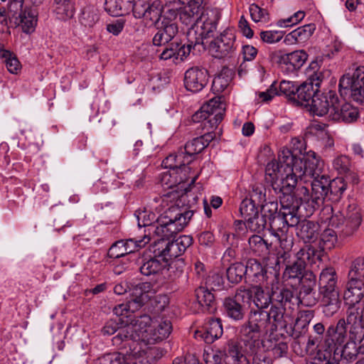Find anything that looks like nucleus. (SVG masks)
Here are the masks:
<instances>
[{
  "mask_svg": "<svg viewBox=\"0 0 364 364\" xmlns=\"http://www.w3.org/2000/svg\"><path fill=\"white\" fill-rule=\"evenodd\" d=\"M23 11V0H10L4 15L11 19L16 20Z\"/></svg>",
  "mask_w": 364,
  "mask_h": 364,
  "instance_id": "nucleus-55",
  "label": "nucleus"
},
{
  "mask_svg": "<svg viewBox=\"0 0 364 364\" xmlns=\"http://www.w3.org/2000/svg\"><path fill=\"white\" fill-rule=\"evenodd\" d=\"M235 31L232 28H226L211 42L210 50L216 58L231 56L237 48Z\"/></svg>",
  "mask_w": 364,
  "mask_h": 364,
  "instance_id": "nucleus-15",
  "label": "nucleus"
},
{
  "mask_svg": "<svg viewBox=\"0 0 364 364\" xmlns=\"http://www.w3.org/2000/svg\"><path fill=\"white\" fill-rule=\"evenodd\" d=\"M294 170L298 176L314 177L322 173L323 161L316 157L314 151H309L306 159L294 155Z\"/></svg>",
  "mask_w": 364,
  "mask_h": 364,
  "instance_id": "nucleus-21",
  "label": "nucleus"
},
{
  "mask_svg": "<svg viewBox=\"0 0 364 364\" xmlns=\"http://www.w3.org/2000/svg\"><path fill=\"white\" fill-rule=\"evenodd\" d=\"M279 162L276 160H272L268 162L265 168V181L270 183L273 188V184L277 183L281 177V173L284 172L282 160L279 158Z\"/></svg>",
  "mask_w": 364,
  "mask_h": 364,
  "instance_id": "nucleus-46",
  "label": "nucleus"
},
{
  "mask_svg": "<svg viewBox=\"0 0 364 364\" xmlns=\"http://www.w3.org/2000/svg\"><path fill=\"white\" fill-rule=\"evenodd\" d=\"M198 14L197 11L186 6L178 13L179 19L182 23L186 26L198 25Z\"/></svg>",
  "mask_w": 364,
  "mask_h": 364,
  "instance_id": "nucleus-57",
  "label": "nucleus"
},
{
  "mask_svg": "<svg viewBox=\"0 0 364 364\" xmlns=\"http://www.w3.org/2000/svg\"><path fill=\"white\" fill-rule=\"evenodd\" d=\"M228 280L232 284L240 283L245 277V265L241 262H235L231 264L226 271Z\"/></svg>",
  "mask_w": 364,
  "mask_h": 364,
  "instance_id": "nucleus-50",
  "label": "nucleus"
},
{
  "mask_svg": "<svg viewBox=\"0 0 364 364\" xmlns=\"http://www.w3.org/2000/svg\"><path fill=\"white\" fill-rule=\"evenodd\" d=\"M230 81L231 77L229 75L221 73L213 79L212 89L214 92H222L228 87Z\"/></svg>",
  "mask_w": 364,
  "mask_h": 364,
  "instance_id": "nucleus-61",
  "label": "nucleus"
},
{
  "mask_svg": "<svg viewBox=\"0 0 364 364\" xmlns=\"http://www.w3.org/2000/svg\"><path fill=\"white\" fill-rule=\"evenodd\" d=\"M347 336L346 322L344 318H341L336 325L328 326L325 333L323 345L326 350L336 351L346 342Z\"/></svg>",
  "mask_w": 364,
  "mask_h": 364,
  "instance_id": "nucleus-20",
  "label": "nucleus"
},
{
  "mask_svg": "<svg viewBox=\"0 0 364 364\" xmlns=\"http://www.w3.org/2000/svg\"><path fill=\"white\" fill-rule=\"evenodd\" d=\"M338 87L342 96L349 95L354 102L364 105V66L358 67L352 74L343 75Z\"/></svg>",
  "mask_w": 364,
  "mask_h": 364,
  "instance_id": "nucleus-12",
  "label": "nucleus"
},
{
  "mask_svg": "<svg viewBox=\"0 0 364 364\" xmlns=\"http://www.w3.org/2000/svg\"><path fill=\"white\" fill-rule=\"evenodd\" d=\"M358 354L357 343L354 341L347 342L341 350V357L347 361L355 360Z\"/></svg>",
  "mask_w": 364,
  "mask_h": 364,
  "instance_id": "nucleus-63",
  "label": "nucleus"
},
{
  "mask_svg": "<svg viewBox=\"0 0 364 364\" xmlns=\"http://www.w3.org/2000/svg\"><path fill=\"white\" fill-rule=\"evenodd\" d=\"M315 250L312 247L302 248L295 255L294 260L287 264L284 272L286 279H296L300 280L303 276L307 264L314 262Z\"/></svg>",
  "mask_w": 364,
  "mask_h": 364,
  "instance_id": "nucleus-14",
  "label": "nucleus"
},
{
  "mask_svg": "<svg viewBox=\"0 0 364 364\" xmlns=\"http://www.w3.org/2000/svg\"><path fill=\"white\" fill-rule=\"evenodd\" d=\"M242 307L246 309L250 307L252 297V287L251 288H245V287H239L235 295L232 296Z\"/></svg>",
  "mask_w": 364,
  "mask_h": 364,
  "instance_id": "nucleus-52",
  "label": "nucleus"
},
{
  "mask_svg": "<svg viewBox=\"0 0 364 364\" xmlns=\"http://www.w3.org/2000/svg\"><path fill=\"white\" fill-rule=\"evenodd\" d=\"M149 241L150 237L146 235L139 240L129 239L126 240H119L111 246L108 250L107 255L110 258H119L134 252L138 248L144 247Z\"/></svg>",
  "mask_w": 364,
  "mask_h": 364,
  "instance_id": "nucleus-22",
  "label": "nucleus"
},
{
  "mask_svg": "<svg viewBox=\"0 0 364 364\" xmlns=\"http://www.w3.org/2000/svg\"><path fill=\"white\" fill-rule=\"evenodd\" d=\"M313 317V311L306 310L300 311L296 319L291 336L296 338L300 337L301 335L305 332Z\"/></svg>",
  "mask_w": 364,
  "mask_h": 364,
  "instance_id": "nucleus-44",
  "label": "nucleus"
},
{
  "mask_svg": "<svg viewBox=\"0 0 364 364\" xmlns=\"http://www.w3.org/2000/svg\"><path fill=\"white\" fill-rule=\"evenodd\" d=\"M0 56L9 73L17 74L21 69V63L14 54L9 50L1 49Z\"/></svg>",
  "mask_w": 364,
  "mask_h": 364,
  "instance_id": "nucleus-51",
  "label": "nucleus"
},
{
  "mask_svg": "<svg viewBox=\"0 0 364 364\" xmlns=\"http://www.w3.org/2000/svg\"><path fill=\"white\" fill-rule=\"evenodd\" d=\"M311 208L306 213V216H311L314 212L323 205L329 193V187H311Z\"/></svg>",
  "mask_w": 364,
  "mask_h": 364,
  "instance_id": "nucleus-45",
  "label": "nucleus"
},
{
  "mask_svg": "<svg viewBox=\"0 0 364 364\" xmlns=\"http://www.w3.org/2000/svg\"><path fill=\"white\" fill-rule=\"evenodd\" d=\"M338 104V96L334 91L321 92L319 90L308 106L313 115L323 117L327 115L331 119V114Z\"/></svg>",
  "mask_w": 364,
  "mask_h": 364,
  "instance_id": "nucleus-17",
  "label": "nucleus"
},
{
  "mask_svg": "<svg viewBox=\"0 0 364 364\" xmlns=\"http://www.w3.org/2000/svg\"><path fill=\"white\" fill-rule=\"evenodd\" d=\"M269 231L279 242L280 247L284 250H289L293 245V239L288 235L284 218L279 211V215L269 220Z\"/></svg>",
  "mask_w": 364,
  "mask_h": 364,
  "instance_id": "nucleus-24",
  "label": "nucleus"
},
{
  "mask_svg": "<svg viewBox=\"0 0 364 364\" xmlns=\"http://www.w3.org/2000/svg\"><path fill=\"white\" fill-rule=\"evenodd\" d=\"M139 227L148 228V231L151 233V226H154L159 217L152 211L144 208V210H137L135 212Z\"/></svg>",
  "mask_w": 364,
  "mask_h": 364,
  "instance_id": "nucleus-48",
  "label": "nucleus"
},
{
  "mask_svg": "<svg viewBox=\"0 0 364 364\" xmlns=\"http://www.w3.org/2000/svg\"><path fill=\"white\" fill-rule=\"evenodd\" d=\"M250 250L257 256H264L269 252V245L261 236L252 235L248 240Z\"/></svg>",
  "mask_w": 364,
  "mask_h": 364,
  "instance_id": "nucleus-49",
  "label": "nucleus"
},
{
  "mask_svg": "<svg viewBox=\"0 0 364 364\" xmlns=\"http://www.w3.org/2000/svg\"><path fill=\"white\" fill-rule=\"evenodd\" d=\"M257 205L252 200L245 198L240 203V213L241 216L247 220L252 216H255L258 213Z\"/></svg>",
  "mask_w": 364,
  "mask_h": 364,
  "instance_id": "nucleus-58",
  "label": "nucleus"
},
{
  "mask_svg": "<svg viewBox=\"0 0 364 364\" xmlns=\"http://www.w3.org/2000/svg\"><path fill=\"white\" fill-rule=\"evenodd\" d=\"M266 316L265 310H251L247 321L241 326L240 338L247 352L257 353L261 334L271 333V326Z\"/></svg>",
  "mask_w": 364,
  "mask_h": 364,
  "instance_id": "nucleus-3",
  "label": "nucleus"
},
{
  "mask_svg": "<svg viewBox=\"0 0 364 364\" xmlns=\"http://www.w3.org/2000/svg\"><path fill=\"white\" fill-rule=\"evenodd\" d=\"M322 60L311 61L305 70L306 80L297 86L294 101L301 105L308 107L313 97L318 92L321 84L328 73L321 67Z\"/></svg>",
  "mask_w": 364,
  "mask_h": 364,
  "instance_id": "nucleus-4",
  "label": "nucleus"
},
{
  "mask_svg": "<svg viewBox=\"0 0 364 364\" xmlns=\"http://www.w3.org/2000/svg\"><path fill=\"white\" fill-rule=\"evenodd\" d=\"M347 185L343 178H336L331 180V185L329 186V193L340 198L343 192L346 190Z\"/></svg>",
  "mask_w": 364,
  "mask_h": 364,
  "instance_id": "nucleus-64",
  "label": "nucleus"
},
{
  "mask_svg": "<svg viewBox=\"0 0 364 364\" xmlns=\"http://www.w3.org/2000/svg\"><path fill=\"white\" fill-rule=\"evenodd\" d=\"M269 284L272 286L271 293L265 292L261 284L252 286L253 303L258 309L257 310H265L272 303H289L294 299L292 290L277 287L279 279L277 275L272 276Z\"/></svg>",
  "mask_w": 364,
  "mask_h": 364,
  "instance_id": "nucleus-7",
  "label": "nucleus"
},
{
  "mask_svg": "<svg viewBox=\"0 0 364 364\" xmlns=\"http://www.w3.org/2000/svg\"><path fill=\"white\" fill-rule=\"evenodd\" d=\"M193 215V210H182L178 205H172L151 226V232L161 237L160 241H164L183 230Z\"/></svg>",
  "mask_w": 364,
  "mask_h": 364,
  "instance_id": "nucleus-2",
  "label": "nucleus"
},
{
  "mask_svg": "<svg viewBox=\"0 0 364 364\" xmlns=\"http://www.w3.org/2000/svg\"><path fill=\"white\" fill-rule=\"evenodd\" d=\"M215 134L207 129V132L186 142L183 152L186 159H193V156L200 153L215 139Z\"/></svg>",
  "mask_w": 364,
  "mask_h": 364,
  "instance_id": "nucleus-27",
  "label": "nucleus"
},
{
  "mask_svg": "<svg viewBox=\"0 0 364 364\" xmlns=\"http://www.w3.org/2000/svg\"><path fill=\"white\" fill-rule=\"evenodd\" d=\"M172 331L169 320L161 318L153 321L150 316L142 315L131 319L129 323L119 329L114 340L119 343L121 337H132L141 346V343L154 344L166 338Z\"/></svg>",
  "mask_w": 364,
  "mask_h": 364,
  "instance_id": "nucleus-1",
  "label": "nucleus"
},
{
  "mask_svg": "<svg viewBox=\"0 0 364 364\" xmlns=\"http://www.w3.org/2000/svg\"><path fill=\"white\" fill-rule=\"evenodd\" d=\"M196 297L198 304L203 311L212 312L215 309V301L213 294L207 287H199L196 289Z\"/></svg>",
  "mask_w": 364,
  "mask_h": 364,
  "instance_id": "nucleus-41",
  "label": "nucleus"
},
{
  "mask_svg": "<svg viewBox=\"0 0 364 364\" xmlns=\"http://www.w3.org/2000/svg\"><path fill=\"white\" fill-rule=\"evenodd\" d=\"M192 161L191 159H186L183 150L178 151L176 154L168 156L162 161V165L165 168H169L168 171H176L181 172L183 170L184 166H188Z\"/></svg>",
  "mask_w": 364,
  "mask_h": 364,
  "instance_id": "nucleus-39",
  "label": "nucleus"
},
{
  "mask_svg": "<svg viewBox=\"0 0 364 364\" xmlns=\"http://www.w3.org/2000/svg\"><path fill=\"white\" fill-rule=\"evenodd\" d=\"M315 30L316 25L314 23L306 24L294 30L295 32L294 35H296L298 40V43L306 42L311 38Z\"/></svg>",
  "mask_w": 364,
  "mask_h": 364,
  "instance_id": "nucleus-59",
  "label": "nucleus"
},
{
  "mask_svg": "<svg viewBox=\"0 0 364 364\" xmlns=\"http://www.w3.org/2000/svg\"><path fill=\"white\" fill-rule=\"evenodd\" d=\"M228 350L226 351L227 355L233 359L235 364H243L247 362L245 353L250 355H255L256 353H251L245 350V346L240 340L237 341L230 339L227 343Z\"/></svg>",
  "mask_w": 364,
  "mask_h": 364,
  "instance_id": "nucleus-36",
  "label": "nucleus"
},
{
  "mask_svg": "<svg viewBox=\"0 0 364 364\" xmlns=\"http://www.w3.org/2000/svg\"><path fill=\"white\" fill-rule=\"evenodd\" d=\"M198 178L197 174H191V168L184 166L181 172L176 171H167L161 173V183L165 188H173L178 185L188 182L189 179V186L195 183Z\"/></svg>",
  "mask_w": 364,
  "mask_h": 364,
  "instance_id": "nucleus-23",
  "label": "nucleus"
},
{
  "mask_svg": "<svg viewBox=\"0 0 364 364\" xmlns=\"http://www.w3.org/2000/svg\"><path fill=\"white\" fill-rule=\"evenodd\" d=\"M245 278L248 279L250 282L263 284L266 288L269 287V282L272 280V275H277L274 273H268L264 267L255 259H250L247 261V264L245 265Z\"/></svg>",
  "mask_w": 364,
  "mask_h": 364,
  "instance_id": "nucleus-25",
  "label": "nucleus"
},
{
  "mask_svg": "<svg viewBox=\"0 0 364 364\" xmlns=\"http://www.w3.org/2000/svg\"><path fill=\"white\" fill-rule=\"evenodd\" d=\"M363 309L350 306L347 311L346 321L349 325L361 324L363 321Z\"/></svg>",
  "mask_w": 364,
  "mask_h": 364,
  "instance_id": "nucleus-60",
  "label": "nucleus"
},
{
  "mask_svg": "<svg viewBox=\"0 0 364 364\" xmlns=\"http://www.w3.org/2000/svg\"><path fill=\"white\" fill-rule=\"evenodd\" d=\"M337 276L332 267L321 271L318 279V290L323 312L328 317L332 316L341 307V301L336 287Z\"/></svg>",
  "mask_w": 364,
  "mask_h": 364,
  "instance_id": "nucleus-5",
  "label": "nucleus"
},
{
  "mask_svg": "<svg viewBox=\"0 0 364 364\" xmlns=\"http://www.w3.org/2000/svg\"><path fill=\"white\" fill-rule=\"evenodd\" d=\"M281 205L280 213L282 218H284L287 230H289V227H297L298 224L301 222L296 215V211L299 209V203L297 202L296 205H289L288 204H284L283 200H281Z\"/></svg>",
  "mask_w": 364,
  "mask_h": 364,
  "instance_id": "nucleus-43",
  "label": "nucleus"
},
{
  "mask_svg": "<svg viewBox=\"0 0 364 364\" xmlns=\"http://www.w3.org/2000/svg\"><path fill=\"white\" fill-rule=\"evenodd\" d=\"M223 307L226 316L234 321H240L245 317V309L232 296H228L224 299Z\"/></svg>",
  "mask_w": 364,
  "mask_h": 364,
  "instance_id": "nucleus-42",
  "label": "nucleus"
},
{
  "mask_svg": "<svg viewBox=\"0 0 364 364\" xmlns=\"http://www.w3.org/2000/svg\"><path fill=\"white\" fill-rule=\"evenodd\" d=\"M221 18V12L217 8H205L198 18V33L202 37V41L212 36L216 31L218 22Z\"/></svg>",
  "mask_w": 364,
  "mask_h": 364,
  "instance_id": "nucleus-18",
  "label": "nucleus"
},
{
  "mask_svg": "<svg viewBox=\"0 0 364 364\" xmlns=\"http://www.w3.org/2000/svg\"><path fill=\"white\" fill-rule=\"evenodd\" d=\"M163 6L156 0H135L133 6V15L136 18H143L147 24L159 23L161 16Z\"/></svg>",
  "mask_w": 364,
  "mask_h": 364,
  "instance_id": "nucleus-16",
  "label": "nucleus"
},
{
  "mask_svg": "<svg viewBox=\"0 0 364 364\" xmlns=\"http://www.w3.org/2000/svg\"><path fill=\"white\" fill-rule=\"evenodd\" d=\"M134 0H105V10L112 16L129 14L133 10Z\"/></svg>",
  "mask_w": 364,
  "mask_h": 364,
  "instance_id": "nucleus-35",
  "label": "nucleus"
},
{
  "mask_svg": "<svg viewBox=\"0 0 364 364\" xmlns=\"http://www.w3.org/2000/svg\"><path fill=\"white\" fill-rule=\"evenodd\" d=\"M364 279V258L358 257L350 267L348 272V280L363 281Z\"/></svg>",
  "mask_w": 364,
  "mask_h": 364,
  "instance_id": "nucleus-54",
  "label": "nucleus"
},
{
  "mask_svg": "<svg viewBox=\"0 0 364 364\" xmlns=\"http://www.w3.org/2000/svg\"><path fill=\"white\" fill-rule=\"evenodd\" d=\"M53 12L56 17L67 21L73 17L75 11L73 0H53Z\"/></svg>",
  "mask_w": 364,
  "mask_h": 364,
  "instance_id": "nucleus-40",
  "label": "nucleus"
},
{
  "mask_svg": "<svg viewBox=\"0 0 364 364\" xmlns=\"http://www.w3.org/2000/svg\"><path fill=\"white\" fill-rule=\"evenodd\" d=\"M363 296L364 282L348 280L347 289L343 295L346 303L349 306H355L362 300Z\"/></svg>",
  "mask_w": 364,
  "mask_h": 364,
  "instance_id": "nucleus-33",
  "label": "nucleus"
},
{
  "mask_svg": "<svg viewBox=\"0 0 364 364\" xmlns=\"http://www.w3.org/2000/svg\"><path fill=\"white\" fill-rule=\"evenodd\" d=\"M291 304L293 300L287 304L272 303L270 309L265 310L266 317L271 326V333L276 331L278 326L282 324L286 308H291Z\"/></svg>",
  "mask_w": 364,
  "mask_h": 364,
  "instance_id": "nucleus-29",
  "label": "nucleus"
},
{
  "mask_svg": "<svg viewBox=\"0 0 364 364\" xmlns=\"http://www.w3.org/2000/svg\"><path fill=\"white\" fill-rule=\"evenodd\" d=\"M188 43L181 46L176 50V59L183 60L190 54L192 48L198 45H202L203 41L202 37L198 33V27L192 26L189 28L186 33Z\"/></svg>",
  "mask_w": 364,
  "mask_h": 364,
  "instance_id": "nucleus-30",
  "label": "nucleus"
},
{
  "mask_svg": "<svg viewBox=\"0 0 364 364\" xmlns=\"http://www.w3.org/2000/svg\"><path fill=\"white\" fill-rule=\"evenodd\" d=\"M112 342L116 346L119 347L122 351L113 352L105 354L98 358L95 364H136V358L141 355V348L139 343L131 336L121 337L119 343Z\"/></svg>",
  "mask_w": 364,
  "mask_h": 364,
  "instance_id": "nucleus-8",
  "label": "nucleus"
},
{
  "mask_svg": "<svg viewBox=\"0 0 364 364\" xmlns=\"http://www.w3.org/2000/svg\"><path fill=\"white\" fill-rule=\"evenodd\" d=\"M337 242L336 232L332 229L327 228L321 233L317 245L320 250L325 252L333 249Z\"/></svg>",
  "mask_w": 364,
  "mask_h": 364,
  "instance_id": "nucleus-47",
  "label": "nucleus"
},
{
  "mask_svg": "<svg viewBox=\"0 0 364 364\" xmlns=\"http://www.w3.org/2000/svg\"><path fill=\"white\" fill-rule=\"evenodd\" d=\"M323 214L331 215L329 225L332 227L341 228V235L343 237L352 236L359 228L362 223V215L360 209L356 204H350L345 212V214L338 211L332 214L333 208L327 205L322 210Z\"/></svg>",
  "mask_w": 364,
  "mask_h": 364,
  "instance_id": "nucleus-6",
  "label": "nucleus"
},
{
  "mask_svg": "<svg viewBox=\"0 0 364 364\" xmlns=\"http://www.w3.org/2000/svg\"><path fill=\"white\" fill-rule=\"evenodd\" d=\"M279 159L282 160L284 172L281 173V177L277 183L273 184V189L276 193H282L291 198L290 196L296 188L298 179L302 178V176H298L296 173L294 163V154L291 151L287 148H283L279 152Z\"/></svg>",
  "mask_w": 364,
  "mask_h": 364,
  "instance_id": "nucleus-9",
  "label": "nucleus"
},
{
  "mask_svg": "<svg viewBox=\"0 0 364 364\" xmlns=\"http://www.w3.org/2000/svg\"><path fill=\"white\" fill-rule=\"evenodd\" d=\"M154 291L153 286L149 282H141L136 284L131 289L130 299L125 304H120L113 309V313L118 316L126 315L128 313L134 311L141 309L146 302H148L153 294Z\"/></svg>",
  "mask_w": 364,
  "mask_h": 364,
  "instance_id": "nucleus-11",
  "label": "nucleus"
},
{
  "mask_svg": "<svg viewBox=\"0 0 364 364\" xmlns=\"http://www.w3.org/2000/svg\"><path fill=\"white\" fill-rule=\"evenodd\" d=\"M37 16L35 9L25 8L20 16L14 20V23L20 26L24 33H31L34 31L37 24Z\"/></svg>",
  "mask_w": 364,
  "mask_h": 364,
  "instance_id": "nucleus-38",
  "label": "nucleus"
},
{
  "mask_svg": "<svg viewBox=\"0 0 364 364\" xmlns=\"http://www.w3.org/2000/svg\"><path fill=\"white\" fill-rule=\"evenodd\" d=\"M267 219L262 214L257 213L255 216H252L247 219L245 223L246 228L252 232H260L265 228L267 225Z\"/></svg>",
  "mask_w": 364,
  "mask_h": 364,
  "instance_id": "nucleus-56",
  "label": "nucleus"
},
{
  "mask_svg": "<svg viewBox=\"0 0 364 364\" xmlns=\"http://www.w3.org/2000/svg\"><path fill=\"white\" fill-rule=\"evenodd\" d=\"M153 252L157 257H162L167 262L183 253L174 240L171 242L159 241L155 244Z\"/></svg>",
  "mask_w": 364,
  "mask_h": 364,
  "instance_id": "nucleus-32",
  "label": "nucleus"
},
{
  "mask_svg": "<svg viewBox=\"0 0 364 364\" xmlns=\"http://www.w3.org/2000/svg\"><path fill=\"white\" fill-rule=\"evenodd\" d=\"M208 82V71L204 68L193 67L187 70L184 76V85L192 92L200 91Z\"/></svg>",
  "mask_w": 364,
  "mask_h": 364,
  "instance_id": "nucleus-26",
  "label": "nucleus"
},
{
  "mask_svg": "<svg viewBox=\"0 0 364 364\" xmlns=\"http://www.w3.org/2000/svg\"><path fill=\"white\" fill-rule=\"evenodd\" d=\"M167 267L168 277L171 280L173 281L179 278L183 273L184 262L181 259H178L173 261L170 264L168 262Z\"/></svg>",
  "mask_w": 364,
  "mask_h": 364,
  "instance_id": "nucleus-62",
  "label": "nucleus"
},
{
  "mask_svg": "<svg viewBox=\"0 0 364 364\" xmlns=\"http://www.w3.org/2000/svg\"><path fill=\"white\" fill-rule=\"evenodd\" d=\"M168 14L170 17L173 18L178 15L177 11L174 9H169ZM157 24L158 31L153 38V43L155 46H160L168 43L178 33V25L174 19L164 16L160 24Z\"/></svg>",
  "mask_w": 364,
  "mask_h": 364,
  "instance_id": "nucleus-19",
  "label": "nucleus"
},
{
  "mask_svg": "<svg viewBox=\"0 0 364 364\" xmlns=\"http://www.w3.org/2000/svg\"><path fill=\"white\" fill-rule=\"evenodd\" d=\"M294 197L296 200H299V208H304L306 213L311 208V196H309V189L304 186H299L294 191Z\"/></svg>",
  "mask_w": 364,
  "mask_h": 364,
  "instance_id": "nucleus-53",
  "label": "nucleus"
},
{
  "mask_svg": "<svg viewBox=\"0 0 364 364\" xmlns=\"http://www.w3.org/2000/svg\"><path fill=\"white\" fill-rule=\"evenodd\" d=\"M224 114V105L220 97H215L203 105L200 110L192 116V120L194 122L207 120L204 122V127L210 130L216 128L222 122Z\"/></svg>",
  "mask_w": 364,
  "mask_h": 364,
  "instance_id": "nucleus-13",
  "label": "nucleus"
},
{
  "mask_svg": "<svg viewBox=\"0 0 364 364\" xmlns=\"http://www.w3.org/2000/svg\"><path fill=\"white\" fill-rule=\"evenodd\" d=\"M359 112L356 107L350 103H344L340 106L339 100L336 105V109L331 114V119L342 121L345 123H353L358 118Z\"/></svg>",
  "mask_w": 364,
  "mask_h": 364,
  "instance_id": "nucleus-31",
  "label": "nucleus"
},
{
  "mask_svg": "<svg viewBox=\"0 0 364 364\" xmlns=\"http://www.w3.org/2000/svg\"><path fill=\"white\" fill-rule=\"evenodd\" d=\"M309 55L304 50L285 53L283 50H271L268 52V59L276 64L288 75H295L308 60Z\"/></svg>",
  "mask_w": 364,
  "mask_h": 364,
  "instance_id": "nucleus-10",
  "label": "nucleus"
},
{
  "mask_svg": "<svg viewBox=\"0 0 364 364\" xmlns=\"http://www.w3.org/2000/svg\"><path fill=\"white\" fill-rule=\"evenodd\" d=\"M223 333L220 318H209L203 325V338L207 343H212L219 338Z\"/></svg>",
  "mask_w": 364,
  "mask_h": 364,
  "instance_id": "nucleus-37",
  "label": "nucleus"
},
{
  "mask_svg": "<svg viewBox=\"0 0 364 364\" xmlns=\"http://www.w3.org/2000/svg\"><path fill=\"white\" fill-rule=\"evenodd\" d=\"M296 235L305 243H313L318 239L320 225L311 220H302L298 224Z\"/></svg>",
  "mask_w": 364,
  "mask_h": 364,
  "instance_id": "nucleus-28",
  "label": "nucleus"
},
{
  "mask_svg": "<svg viewBox=\"0 0 364 364\" xmlns=\"http://www.w3.org/2000/svg\"><path fill=\"white\" fill-rule=\"evenodd\" d=\"M167 266V262L162 257H157L156 254H154L153 257L142 259L139 270L142 274L151 276L161 272Z\"/></svg>",
  "mask_w": 364,
  "mask_h": 364,
  "instance_id": "nucleus-34",
  "label": "nucleus"
}]
</instances>
